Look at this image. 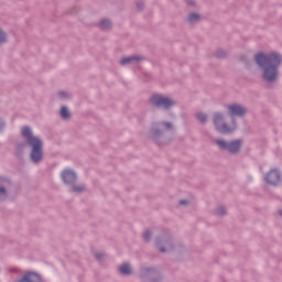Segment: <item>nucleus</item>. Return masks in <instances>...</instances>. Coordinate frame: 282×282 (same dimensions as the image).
Listing matches in <instances>:
<instances>
[{
  "label": "nucleus",
  "mask_w": 282,
  "mask_h": 282,
  "mask_svg": "<svg viewBox=\"0 0 282 282\" xmlns=\"http://www.w3.org/2000/svg\"><path fill=\"white\" fill-rule=\"evenodd\" d=\"M178 204H180L181 206H188V199H181V200L178 202Z\"/></svg>",
  "instance_id": "nucleus-33"
},
{
  "label": "nucleus",
  "mask_w": 282,
  "mask_h": 282,
  "mask_svg": "<svg viewBox=\"0 0 282 282\" xmlns=\"http://www.w3.org/2000/svg\"><path fill=\"white\" fill-rule=\"evenodd\" d=\"M61 180L65 186H72L78 182V175L72 169H65L61 172Z\"/></svg>",
  "instance_id": "nucleus-10"
},
{
  "label": "nucleus",
  "mask_w": 282,
  "mask_h": 282,
  "mask_svg": "<svg viewBox=\"0 0 282 282\" xmlns=\"http://www.w3.org/2000/svg\"><path fill=\"white\" fill-rule=\"evenodd\" d=\"M214 142L220 151H228L230 155H237V153H240L243 144L240 139H235L230 142L226 141L225 139H216Z\"/></svg>",
  "instance_id": "nucleus-5"
},
{
  "label": "nucleus",
  "mask_w": 282,
  "mask_h": 282,
  "mask_svg": "<svg viewBox=\"0 0 282 282\" xmlns=\"http://www.w3.org/2000/svg\"><path fill=\"white\" fill-rule=\"evenodd\" d=\"M151 237H153V234L151 232V230H145V231L143 232V241H144L145 243L151 242Z\"/></svg>",
  "instance_id": "nucleus-26"
},
{
  "label": "nucleus",
  "mask_w": 282,
  "mask_h": 282,
  "mask_svg": "<svg viewBox=\"0 0 282 282\" xmlns=\"http://www.w3.org/2000/svg\"><path fill=\"white\" fill-rule=\"evenodd\" d=\"M59 116H61L62 120H70L72 119V112H69V108H67V106L61 107Z\"/></svg>",
  "instance_id": "nucleus-16"
},
{
  "label": "nucleus",
  "mask_w": 282,
  "mask_h": 282,
  "mask_svg": "<svg viewBox=\"0 0 282 282\" xmlns=\"http://www.w3.org/2000/svg\"><path fill=\"white\" fill-rule=\"evenodd\" d=\"M224 121V113L216 112L214 113L213 122L216 128V131H219V122Z\"/></svg>",
  "instance_id": "nucleus-18"
},
{
  "label": "nucleus",
  "mask_w": 282,
  "mask_h": 282,
  "mask_svg": "<svg viewBox=\"0 0 282 282\" xmlns=\"http://www.w3.org/2000/svg\"><path fill=\"white\" fill-rule=\"evenodd\" d=\"M253 61L259 69L262 70V80L264 83H276L279 80V67L282 65L281 53L273 51L270 53L259 52L254 55Z\"/></svg>",
  "instance_id": "nucleus-1"
},
{
  "label": "nucleus",
  "mask_w": 282,
  "mask_h": 282,
  "mask_svg": "<svg viewBox=\"0 0 282 282\" xmlns=\"http://www.w3.org/2000/svg\"><path fill=\"white\" fill-rule=\"evenodd\" d=\"M28 145V140L25 142H20L15 145V155L19 160H23V153L25 151V147Z\"/></svg>",
  "instance_id": "nucleus-14"
},
{
  "label": "nucleus",
  "mask_w": 282,
  "mask_h": 282,
  "mask_svg": "<svg viewBox=\"0 0 282 282\" xmlns=\"http://www.w3.org/2000/svg\"><path fill=\"white\" fill-rule=\"evenodd\" d=\"M3 43H8V33L0 29V45H3Z\"/></svg>",
  "instance_id": "nucleus-25"
},
{
  "label": "nucleus",
  "mask_w": 282,
  "mask_h": 282,
  "mask_svg": "<svg viewBox=\"0 0 282 282\" xmlns=\"http://www.w3.org/2000/svg\"><path fill=\"white\" fill-rule=\"evenodd\" d=\"M72 188V193H85V186L83 185H76V183H74L73 185H70Z\"/></svg>",
  "instance_id": "nucleus-22"
},
{
  "label": "nucleus",
  "mask_w": 282,
  "mask_h": 282,
  "mask_svg": "<svg viewBox=\"0 0 282 282\" xmlns=\"http://www.w3.org/2000/svg\"><path fill=\"white\" fill-rule=\"evenodd\" d=\"M227 212H226V207L224 206H219L215 209V215H217L218 217H224L226 216Z\"/></svg>",
  "instance_id": "nucleus-24"
},
{
  "label": "nucleus",
  "mask_w": 282,
  "mask_h": 282,
  "mask_svg": "<svg viewBox=\"0 0 282 282\" xmlns=\"http://www.w3.org/2000/svg\"><path fill=\"white\" fill-rule=\"evenodd\" d=\"M240 61H241L242 63H245V65H246V67H247L248 69H249V67H252V62H250L246 55H241V56H240Z\"/></svg>",
  "instance_id": "nucleus-27"
},
{
  "label": "nucleus",
  "mask_w": 282,
  "mask_h": 282,
  "mask_svg": "<svg viewBox=\"0 0 282 282\" xmlns=\"http://www.w3.org/2000/svg\"><path fill=\"white\" fill-rule=\"evenodd\" d=\"M139 274L142 281L162 282V273L155 267H141Z\"/></svg>",
  "instance_id": "nucleus-7"
},
{
  "label": "nucleus",
  "mask_w": 282,
  "mask_h": 282,
  "mask_svg": "<svg viewBox=\"0 0 282 282\" xmlns=\"http://www.w3.org/2000/svg\"><path fill=\"white\" fill-rule=\"evenodd\" d=\"M216 58H227L228 52H226L224 48H218L215 53Z\"/></svg>",
  "instance_id": "nucleus-23"
},
{
  "label": "nucleus",
  "mask_w": 282,
  "mask_h": 282,
  "mask_svg": "<svg viewBox=\"0 0 282 282\" xmlns=\"http://www.w3.org/2000/svg\"><path fill=\"white\" fill-rule=\"evenodd\" d=\"M162 127H165V129H169L170 131L173 130V123L170 121H160L153 123L149 130L150 140H152V142H154V144L158 147L169 143V141H166L164 138L166 130L162 129Z\"/></svg>",
  "instance_id": "nucleus-3"
},
{
  "label": "nucleus",
  "mask_w": 282,
  "mask_h": 282,
  "mask_svg": "<svg viewBox=\"0 0 282 282\" xmlns=\"http://www.w3.org/2000/svg\"><path fill=\"white\" fill-rule=\"evenodd\" d=\"M104 258H105V253L102 252L95 253V259L97 261H101Z\"/></svg>",
  "instance_id": "nucleus-31"
},
{
  "label": "nucleus",
  "mask_w": 282,
  "mask_h": 282,
  "mask_svg": "<svg viewBox=\"0 0 282 282\" xmlns=\"http://www.w3.org/2000/svg\"><path fill=\"white\" fill-rule=\"evenodd\" d=\"M10 188H12V180H10V177L0 176V203L8 202Z\"/></svg>",
  "instance_id": "nucleus-8"
},
{
  "label": "nucleus",
  "mask_w": 282,
  "mask_h": 282,
  "mask_svg": "<svg viewBox=\"0 0 282 282\" xmlns=\"http://www.w3.org/2000/svg\"><path fill=\"white\" fill-rule=\"evenodd\" d=\"M21 135L26 140L28 147H30L29 160L32 164L39 165L45 158L43 152V140L32 132L30 126H24L21 129Z\"/></svg>",
  "instance_id": "nucleus-2"
},
{
  "label": "nucleus",
  "mask_w": 282,
  "mask_h": 282,
  "mask_svg": "<svg viewBox=\"0 0 282 282\" xmlns=\"http://www.w3.org/2000/svg\"><path fill=\"white\" fill-rule=\"evenodd\" d=\"M200 18H202V15H199V13L192 12L188 14L187 21H188L189 25H195V23H199Z\"/></svg>",
  "instance_id": "nucleus-17"
},
{
  "label": "nucleus",
  "mask_w": 282,
  "mask_h": 282,
  "mask_svg": "<svg viewBox=\"0 0 282 282\" xmlns=\"http://www.w3.org/2000/svg\"><path fill=\"white\" fill-rule=\"evenodd\" d=\"M154 246L162 254L166 252H173V250H175V242L173 241V237L169 235L156 236Z\"/></svg>",
  "instance_id": "nucleus-6"
},
{
  "label": "nucleus",
  "mask_w": 282,
  "mask_h": 282,
  "mask_svg": "<svg viewBox=\"0 0 282 282\" xmlns=\"http://www.w3.org/2000/svg\"><path fill=\"white\" fill-rule=\"evenodd\" d=\"M133 61L139 63V61H144V57L140 55L127 56V57H122L119 63L120 65L124 66V65H129L130 63H133Z\"/></svg>",
  "instance_id": "nucleus-13"
},
{
  "label": "nucleus",
  "mask_w": 282,
  "mask_h": 282,
  "mask_svg": "<svg viewBox=\"0 0 282 282\" xmlns=\"http://www.w3.org/2000/svg\"><path fill=\"white\" fill-rule=\"evenodd\" d=\"M282 177H281V171L279 169L273 167L265 175H264V182L269 186L276 187L279 184H281Z\"/></svg>",
  "instance_id": "nucleus-9"
},
{
  "label": "nucleus",
  "mask_w": 282,
  "mask_h": 282,
  "mask_svg": "<svg viewBox=\"0 0 282 282\" xmlns=\"http://www.w3.org/2000/svg\"><path fill=\"white\" fill-rule=\"evenodd\" d=\"M137 10H139V12H142V10H144V2L142 1L137 2Z\"/></svg>",
  "instance_id": "nucleus-30"
},
{
  "label": "nucleus",
  "mask_w": 282,
  "mask_h": 282,
  "mask_svg": "<svg viewBox=\"0 0 282 282\" xmlns=\"http://www.w3.org/2000/svg\"><path fill=\"white\" fill-rule=\"evenodd\" d=\"M227 109L230 118H243L248 113V109L239 104L228 105Z\"/></svg>",
  "instance_id": "nucleus-11"
},
{
  "label": "nucleus",
  "mask_w": 282,
  "mask_h": 282,
  "mask_svg": "<svg viewBox=\"0 0 282 282\" xmlns=\"http://www.w3.org/2000/svg\"><path fill=\"white\" fill-rule=\"evenodd\" d=\"M196 120H198L200 124H206V122H208V115L204 112H197Z\"/></svg>",
  "instance_id": "nucleus-20"
},
{
  "label": "nucleus",
  "mask_w": 282,
  "mask_h": 282,
  "mask_svg": "<svg viewBox=\"0 0 282 282\" xmlns=\"http://www.w3.org/2000/svg\"><path fill=\"white\" fill-rule=\"evenodd\" d=\"M149 102L152 105V107H156V109H163L164 111H171V109L177 105V101H175L173 98L158 93H154L150 96Z\"/></svg>",
  "instance_id": "nucleus-4"
},
{
  "label": "nucleus",
  "mask_w": 282,
  "mask_h": 282,
  "mask_svg": "<svg viewBox=\"0 0 282 282\" xmlns=\"http://www.w3.org/2000/svg\"><path fill=\"white\" fill-rule=\"evenodd\" d=\"M18 282H42L41 274L29 271Z\"/></svg>",
  "instance_id": "nucleus-12"
},
{
  "label": "nucleus",
  "mask_w": 282,
  "mask_h": 282,
  "mask_svg": "<svg viewBox=\"0 0 282 282\" xmlns=\"http://www.w3.org/2000/svg\"><path fill=\"white\" fill-rule=\"evenodd\" d=\"M111 20L109 19H101L99 22L100 30H111Z\"/></svg>",
  "instance_id": "nucleus-19"
},
{
  "label": "nucleus",
  "mask_w": 282,
  "mask_h": 282,
  "mask_svg": "<svg viewBox=\"0 0 282 282\" xmlns=\"http://www.w3.org/2000/svg\"><path fill=\"white\" fill-rule=\"evenodd\" d=\"M119 272L122 276H129L132 273L131 264L129 262H124L119 267Z\"/></svg>",
  "instance_id": "nucleus-15"
},
{
  "label": "nucleus",
  "mask_w": 282,
  "mask_h": 282,
  "mask_svg": "<svg viewBox=\"0 0 282 282\" xmlns=\"http://www.w3.org/2000/svg\"><path fill=\"white\" fill-rule=\"evenodd\" d=\"M186 3L188 6H191L192 8H195V6L197 4V2L195 0H187Z\"/></svg>",
  "instance_id": "nucleus-32"
},
{
  "label": "nucleus",
  "mask_w": 282,
  "mask_h": 282,
  "mask_svg": "<svg viewBox=\"0 0 282 282\" xmlns=\"http://www.w3.org/2000/svg\"><path fill=\"white\" fill-rule=\"evenodd\" d=\"M231 118V129H234V131H237V128L239 127V124L237 123V118L236 117H230Z\"/></svg>",
  "instance_id": "nucleus-28"
},
{
  "label": "nucleus",
  "mask_w": 282,
  "mask_h": 282,
  "mask_svg": "<svg viewBox=\"0 0 282 282\" xmlns=\"http://www.w3.org/2000/svg\"><path fill=\"white\" fill-rule=\"evenodd\" d=\"M58 96H61L62 98H67V93L65 91H59Z\"/></svg>",
  "instance_id": "nucleus-34"
},
{
  "label": "nucleus",
  "mask_w": 282,
  "mask_h": 282,
  "mask_svg": "<svg viewBox=\"0 0 282 282\" xmlns=\"http://www.w3.org/2000/svg\"><path fill=\"white\" fill-rule=\"evenodd\" d=\"M218 131H219V133H224V134L235 132L234 129L230 128V127L228 126V123H226V122H224V123L221 124V127H219V130H218Z\"/></svg>",
  "instance_id": "nucleus-21"
},
{
  "label": "nucleus",
  "mask_w": 282,
  "mask_h": 282,
  "mask_svg": "<svg viewBox=\"0 0 282 282\" xmlns=\"http://www.w3.org/2000/svg\"><path fill=\"white\" fill-rule=\"evenodd\" d=\"M6 130V119L0 118V133H3Z\"/></svg>",
  "instance_id": "nucleus-29"
}]
</instances>
